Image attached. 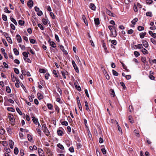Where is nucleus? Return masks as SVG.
I'll return each mask as SVG.
<instances>
[{
	"mask_svg": "<svg viewBox=\"0 0 156 156\" xmlns=\"http://www.w3.org/2000/svg\"><path fill=\"white\" fill-rule=\"evenodd\" d=\"M10 20H11L15 24V25H17V23L16 20L13 18L12 16L10 17Z\"/></svg>",
	"mask_w": 156,
	"mask_h": 156,
	"instance_id": "obj_11",
	"label": "nucleus"
},
{
	"mask_svg": "<svg viewBox=\"0 0 156 156\" xmlns=\"http://www.w3.org/2000/svg\"><path fill=\"white\" fill-rule=\"evenodd\" d=\"M151 41L154 44H156V40H155L154 39L152 38H151Z\"/></svg>",
	"mask_w": 156,
	"mask_h": 156,
	"instance_id": "obj_50",
	"label": "nucleus"
},
{
	"mask_svg": "<svg viewBox=\"0 0 156 156\" xmlns=\"http://www.w3.org/2000/svg\"><path fill=\"white\" fill-rule=\"evenodd\" d=\"M129 120L130 121V122L131 123H133V118L131 116H129Z\"/></svg>",
	"mask_w": 156,
	"mask_h": 156,
	"instance_id": "obj_37",
	"label": "nucleus"
},
{
	"mask_svg": "<svg viewBox=\"0 0 156 156\" xmlns=\"http://www.w3.org/2000/svg\"><path fill=\"white\" fill-rule=\"evenodd\" d=\"M9 144L10 147L11 149H13V145L14 144V142L11 140H9Z\"/></svg>",
	"mask_w": 156,
	"mask_h": 156,
	"instance_id": "obj_7",
	"label": "nucleus"
},
{
	"mask_svg": "<svg viewBox=\"0 0 156 156\" xmlns=\"http://www.w3.org/2000/svg\"><path fill=\"white\" fill-rule=\"evenodd\" d=\"M146 15L147 16H149L150 17H151L152 16V13L151 12H147L146 13Z\"/></svg>",
	"mask_w": 156,
	"mask_h": 156,
	"instance_id": "obj_55",
	"label": "nucleus"
},
{
	"mask_svg": "<svg viewBox=\"0 0 156 156\" xmlns=\"http://www.w3.org/2000/svg\"><path fill=\"white\" fill-rule=\"evenodd\" d=\"M19 152V150L18 148L16 147H15L14 149V153L16 154H17Z\"/></svg>",
	"mask_w": 156,
	"mask_h": 156,
	"instance_id": "obj_32",
	"label": "nucleus"
},
{
	"mask_svg": "<svg viewBox=\"0 0 156 156\" xmlns=\"http://www.w3.org/2000/svg\"><path fill=\"white\" fill-rule=\"evenodd\" d=\"M112 27H114V26H108V28L110 30L111 33H112L111 35L113 37H115L117 35V32L116 31V30H115L114 31L115 32V33L114 34L113 31V29H112Z\"/></svg>",
	"mask_w": 156,
	"mask_h": 156,
	"instance_id": "obj_1",
	"label": "nucleus"
},
{
	"mask_svg": "<svg viewBox=\"0 0 156 156\" xmlns=\"http://www.w3.org/2000/svg\"><path fill=\"white\" fill-rule=\"evenodd\" d=\"M106 13L107 14L109 15L110 16H113V13H112V12L109 10L108 9H106Z\"/></svg>",
	"mask_w": 156,
	"mask_h": 156,
	"instance_id": "obj_15",
	"label": "nucleus"
},
{
	"mask_svg": "<svg viewBox=\"0 0 156 156\" xmlns=\"http://www.w3.org/2000/svg\"><path fill=\"white\" fill-rule=\"evenodd\" d=\"M134 133L135 134V135L138 137H140V134L139 131L136 130L135 129L134 131Z\"/></svg>",
	"mask_w": 156,
	"mask_h": 156,
	"instance_id": "obj_14",
	"label": "nucleus"
},
{
	"mask_svg": "<svg viewBox=\"0 0 156 156\" xmlns=\"http://www.w3.org/2000/svg\"><path fill=\"white\" fill-rule=\"evenodd\" d=\"M57 146L59 148L62 150H63L64 149V147L62 145H61L60 144H57Z\"/></svg>",
	"mask_w": 156,
	"mask_h": 156,
	"instance_id": "obj_34",
	"label": "nucleus"
},
{
	"mask_svg": "<svg viewBox=\"0 0 156 156\" xmlns=\"http://www.w3.org/2000/svg\"><path fill=\"white\" fill-rule=\"evenodd\" d=\"M29 54V52H27L25 51L23 52L22 53L23 55L25 58H27L28 57Z\"/></svg>",
	"mask_w": 156,
	"mask_h": 156,
	"instance_id": "obj_20",
	"label": "nucleus"
},
{
	"mask_svg": "<svg viewBox=\"0 0 156 156\" xmlns=\"http://www.w3.org/2000/svg\"><path fill=\"white\" fill-rule=\"evenodd\" d=\"M90 8L92 10H94L96 9V7L92 3H90Z\"/></svg>",
	"mask_w": 156,
	"mask_h": 156,
	"instance_id": "obj_10",
	"label": "nucleus"
},
{
	"mask_svg": "<svg viewBox=\"0 0 156 156\" xmlns=\"http://www.w3.org/2000/svg\"><path fill=\"white\" fill-rule=\"evenodd\" d=\"M112 73L113 75L114 76H117L118 75V73L114 70H112Z\"/></svg>",
	"mask_w": 156,
	"mask_h": 156,
	"instance_id": "obj_39",
	"label": "nucleus"
},
{
	"mask_svg": "<svg viewBox=\"0 0 156 156\" xmlns=\"http://www.w3.org/2000/svg\"><path fill=\"white\" fill-rule=\"evenodd\" d=\"M55 39L58 42H59V39L58 37V35H57L56 34H55Z\"/></svg>",
	"mask_w": 156,
	"mask_h": 156,
	"instance_id": "obj_63",
	"label": "nucleus"
},
{
	"mask_svg": "<svg viewBox=\"0 0 156 156\" xmlns=\"http://www.w3.org/2000/svg\"><path fill=\"white\" fill-rule=\"evenodd\" d=\"M94 22L96 25H99L100 24V21L98 18L94 19Z\"/></svg>",
	"mask_w": 156,
	"mask_h": 156,
	"instance_id": "obj_18",
	"label": "nucleus"
},
{
	"mask_svg": "<svg viewBox=\"0 0 156 156\" xmlns=\"http://www.w3.org/2000/svg\"><path fill=\"white\" fill-rule=\"evenodd\" d=\"M4 11L5 12H6V13H9L11 12V11H9L8 9L6 8V7H5L4 9Z\"/></svg>",
	"mask_w": 156,
	"mask_h": 156,
	"instance_id": "obj_45",
	"label": "nucleus"
},
{
	"mask_svg": "<svg viewBox=\"0 0 156 156\" xmlns=\"http://www.w3.org/2000/svg\"><path fill=\"white\" fill-rule=\"evenodd\" d=\"M120 84L123 87V88L125 89L126 88V86L124 83L123 82H120Z\"/></svg>",
	"mask_w": 156,
	"mask_h": 156,
	"instance_id": "obj_64",
	"label": "nucleus"
},
{
	"mask_svg": "<svg viewBox=\"0 0 156 156\" xmlns=\"http://www.w3.org/2000/svg\"><path fill=\"white\" fill-rule=\"evenodd\" d=\"M133 30L132 29H130L128 31L127 33L129 34H132L133 32Z\"/></svg>",
	"mask_w": 156,
	"mask_h": 156,
	"instance_id": "obj_51",
	"label": "nucleus"
},
{
	"mask_svg": "<svg viewBox=\"0 0 156 156\" xmlns=\"http://www.w3.org/2000/svg\"><path fill=\"white\" fill-rule=\"evenodd\" d=\"M149 77L151 80H154L155 79V77L153 75L151 74L150 75Z\"/></svg>",
	"mask_w": 156,
	"mask_h": 156,
	"instance_id": "obj_59",
	"label": "nucleus"
},
{
	"mask_svg": "<svg viewBox=\"0 0 156 156\" xmlns=\"http://www.w3.org/2000/svg\"><path fill=\"white\" fill-rule=\"evenodd\" d=\"M142 43L143 45L146 48H147L148 46V42L145 40H143Z\"/></svg>",
	"mask_w": 156,
	"mask_h": 156,
	"instance_id": "obj_6",
	"label": "nucleus"
},
{
	"mask_svg": "<svg viewBox=\"0 0 156 156\" xmlns=\"http://www.w3.org/2000/svg\"><path fill=\"white\" fill-rule=\"evenodd\" d=\"M3 64L4 66L6 68H8L9 66L5 62H3Z\"/></svg>",
	"mask_w": 156,
	"mask_h": 156,
	"instance_id": "obj_60",
	"label": "nucleus"
},
{
	"mask_svg": "<svg viewBox=\"0 0 156 156\" xmlns=\"http://www.w3.org/2000/svg\"><path fill=\"white\" fill-rule=\"evenodd\" d=\"M6 91L8 93H9L11 92V89L9 87H8V86L6 87Z\"/></svg>",
	"mask_w": 156,
	"mask_h": 156,
	"instance_id": "obj_38",
	"label": "nucleus"
},
{
	"mask_svg": "<svg viewBox=\"0 0 156 156\" xmlns=\"http://www.w3.org/2000/svg\"><path fill=\"white\" fill-rule=\"evenodd\" d=\"M18 23L19 25L22 26L24 24V21H22L21 20H20L19 21Z\"/></svg>",
	"mask_w": 156,
	"mask_h": 156,
	"instance_id": "obj_35",
	"label": "nucleus"
},
{
	"mask_svg": "<svg viewBox=\"0 0 156 156\" xmlns=\"http://www.w3.org/2000/svg\"><path fill=\"white\" fill-rule=\"evenodd\" d=\"M117 126H118V129L119 131V132H121V134H122V129L118 125Z\"/></svg>",
	"mask_w": 156,
	"mask_h": 156,
	"instance_id": "obj_61",
	"label": "nucleus"
},
{
	"mask_svg": "<svg viewBox=\"0 0 156 156\" xmlns=\"http://www.w3.org/2000/svg\"><path fill=\"white\" fill-rule=\"evenodd\" d=\"M137 29L139 31H141L142 30H144V28L143 27L141 26H139L137 27Z\"/></svg>",
	"mask_w": 156,
	"mask_h": 156,
	"instance_id": "obj_31",
	"label": "nucleus"
},
{
	"mask_svg": "<svg viewBox=\"0 0 156 156\" xmlns=\"http://www.w3.org/2000/svg\"><path fill=\"white\" fill-rule=\"evenodd\" d=\"M69 150L71 152H74V148L73 147H70L69 148Z\"/></svg>",
	"mask_w": 156,
	"mask_h": 156,
	"instance_id": "obj_62",
	"label": "nucleus"
},
{
	"mask_svg": "<svg viewBox=\"0 0 156 156\" xmlns=\"http://www.w3.org/2000/svg\"><path fill=\"white\" fill-rule=\"evenodd\" d=\"M8 118L10 119V120L11 122H14V120L13 118V115H8Z\"/></svg>",
	"mask_w": 156,
	"mask_h": 156,
	"instance_id": "obj_16",
	"label": "nucleus"
},
{
	"mask_svg": "<svg viewBox=\"0 0 156 156\" xmlns=\"http://www.w3.org/2000/svg\"><path fill=\"white\" fill-rule=\"evenodd\" d=\"M61 73L62 76H63V77L64 79L66 78V75H68V73L67 71L66 70H64V71H62Z\"/></svg>",
	"mask_w": 156,
	"mask_h": 156,
	"instance_id": "obj_4",
	"label": "nucleus"
},
{
	"mask_svg": "<svg viewBox=\"0 0 156 156\" xmlns=\"http://www.w3.org/2000/svg\"><path fill=\"white\" fill-rule=\"evenodd\" d=\"M137 7L136 4H134L133 6V9L135 12H137L138 9H137Z\"/></svg>",
	"mask_w": 156,
	"mask_h": 156,
	"instance_id": "obj_47",
	"label": "nucleus"
},
{
	"mask_svg": "<svg viewBox=\"0 0 156 156\" xmlns=\"http://www.w3.org/2000/svg\"><path fill=\"white\" fill-rule=\"evenodd\" d=\"M16 111L20 115H22V113L20 109L18 108H17L16 109Z\"/></svg>",
	"mask_w": 156,
	"mask_h": 156,
	"instance_id": "obj_46",
	"label": "nucleus"
},
{
	"mask_svg": "<svg viewBox=\"0 0 156 156\" xmlns=\"http://www.w3.org/2000/svg\"><path fill=\"white\" fill-rule=\"evenodd\" d=\"M7 39L8 42L10 44H12V41L11 38L9 37H6Z\"/></svg>",
	"mask_w": 156,
	"mask_h": 156,
	"instance_id": "obj_29",
	"label": "nucleus"
},
{
	"mask_svg": "<svg viewBox=\"0 0 156 156\" xmlns=\"http://www.w3.org/2000/svg\"><path fill=\"white\" fill-rule=\"evenodd\" d=\"M109 41H111V43L112 44L115 45L117 44V41L115 40H114L111 41V40H110Z\"/></svg>",
	"mask_w": 156,
	"mask_h": 156,
	"instance_id": "obj_28",
	"label": "nucleus"
},
{
	"mask_svg": "<svg viewBox=\"0 0 156 156\" xmlns=\"http://www.w3.org/2000/svg\"><path fill=\"white\" fill-rule=\"evenodd\" d=\"M13 51L16 55H19V51L16 48L13 49Z\"/></svg>",
	"mask_w": 156,
	"mask_h": 156,
	"instance_id": "obj_23",
	"label": "nucleus"
},
{
	"mask_svg": "<svg viewBox=\"0 0 156 156\" xmlns=\"http://www.w3.org/2000/svg\"><path fill=\"white\" fill-rule=\"evenodd\" d=\"M134 54L136 57H138L140 55L139 53L136 51L134 52Z\"/></svg>",
	"mask_w": 156,
	"mask_h": 156,
	"instance_id": "obj_36",
	"label": "nucleus"
},
{
	"mask_svg": "<svg viewBox=\"0 0 156 156\" xmlns=\"http://www.w3.org/2000/svg\"><path fill=\"white\" fill-rule=\"evenodd\" d=\"M50 45L53 48H55L56 46V44L54 42L52 41H50V40L48 41Z\"/></svg>",
	"mask_w": 156,
	"mask_h": 156,
	"instance_id": "obj_8",
	"label": "nucleus"
},
{
	"mask_svg": "<svg viewBox=\"0 0 156 156\" xmlns=\"http://www.w3.org/2000/svg\"><path fill=\"white\" fill-rule=\"evenodd\" d=\"M38 98L39 99H41L43 98V96L40 93H38L37 94Z\"/></svg>",
	"mask_w": 156,
	"mask_h": 156,
	"instance_id": "obj_21",
	"label": "nucleus"
},
{
	"mask_svg": "<svg viewBox=\"0 0 156 156\" xmlns=\"http://www.w3.org/2000/svg\"><path fill=\"white\" fill-rule=\"evenodd\" d=\"M146 32H144V33H141L140 34V37L141 38H143L146 35Z\"/></svg>",
	"mask_w": 156,
	"mask_h": 156,
	"instance_id": "obj_22",
	"label": "nucleus"
},
{
	"mask_svg": "<svg viewBox=\"0 0 156 156\" xmlns=\"http://www.w3.org/2000/svg\"><path fill=\"white\" fill-rule=\"evenodd\" d=\"M17 40L18 42H21L22 41V39L20 36L19 35L17 34L16 36Z\"/></svg>",
	"mask_w": 156,
	"mask_h": 156,
	"instance_id": "obj_13",
	"label": "nucleus"
},
{
	"mask_svg": "<svg viewBox=\"0 0 156 156\" xmlns=\"http://www.w3.org/2000/svg\"><path fill=\"white\" fill-rule=\"evenodd\" d=\"M27 137L29 141H31L32 139V137L31 135L29 134L27 135Z\"/></svg>",
	"mask_w": 156,
	"mask_h": 156,
	"instance_id": "obj_43",
	"label": "nucleus"
},
{
	"mask_svg": "<svg viewBox=\"0 0 156 156\" xmlns=\"http://www.w3.org/2000/svg\"><path fill=\"white\" fill-rule=\"evenodd\" d=\"M58 134L59 136H62V131L60 130L57 131Z\"/></svg>",
	"mask_w": 156,
	"mask_h": 156,
	"instance_id": "obj_48",
	"label": "nucleus"
},
{
	"mask_svg": "<svg viewBox=\"0 0 156 156\" xmlns=\"http://www.w3.org/2000/svg\"><path fill=\"white\" fill-rule=\"evenodd\" d=\"M50 15L51 16L52 18L53 19H55V16L54 14V13L52 12H51L50 13Z\"/></svg>",
	"mask_w": 156,
	"mask_h": 156,
	"instance_id": "obj_57",
	"label": "nucleus"
},
{
	"mask_svg": "<svg viewBox=\"0 0 156 156\" xmlns=\"http://www.w3.org/2000/svg\"><path fill=\"white\" fill-rule=\"evenodd\" d=\"M19 83H20V81H19V80H16V82L15 83V86L16 87L18 88L20 87Z\"/></svg>",
	"mask_w": 156,
	"mask_h": 156,
	"instance_id": "obj_30",
	"label": "nucleus"
},
{
	"mask_svg": "<svg viewBox=\"0 0 156 156\" xmlns=\"http://www.w3.org/2000/svg\"><path fill=\"white\" fill-rule=\"evenodd\" d=\"M85 106L86 107V108L87 111L88 112H90V110L89 109L88 106V103L87 101H85Z\"/></svg>",
	"mask_w": 156,
	"mask_h": 156,
	"instance_id": "obj_19",
	"label": "nucleus"
},
{
	"mask_svg": "<svg viewBox=\"0 0 156 156\" xmlns=\"http://www.w3.org/2000/svg\"><path fill=\"white\" fill-rule=\"evenodd\" d=\"M142 61L144 64L146 62V58L145 57H142L141 58Z\"/></svg>",
	"mask_w": 156,
	"mask_h": 156,
	"instance_id": "obj_49",
	"label": "nucleus"
},
{
	"mask_svg": "<svg viewBox=\"0 0 156 156\" xmlns=\"http://www.w3.org/2000/svg\"><path fill=\"white\" fill-rule=\"evenodd\" d=\"M39 71L40 73H44L46 72V71L44 69H40Z\"/></svg>",
	"mask_w": 156,
	"mask_h": 156,
	"instance_id": "obj_54",
	"label": "nucleus"
},
{
	"mask_svg": "<svg viewBox=\"0 0 156 156\" xmlns=\"http://www.w3.org/2000/svg\"><path fill=\"white\" fill-rule=\"evenodd\" d=\"M14 72L17 74H18L19 73V71L18 69L16 68H14Z\"/></svg>",
	"mask_w": 156,
	"mask_h": 156,
	"instance_id": "obj_41",
	"label": "nucleus"
},
{
	"mask_svg": "<svg viewBox=\"0 0 156 156\" xmlns=\"http://www.w3.org/2000/svg\"><path fill=\"white\" fill-rule=\"evenodd\" d=\"M103 147H104L103 146H101V147H102L101 149V151L103 154H105L106 153V151L105 148H103Z\"/></svg>",
	"mask_w": 156,
	"mask_h": 156,
	"instance_id": "obj_27",
	"label": "nucleus"
},
{
	"mask_svg": "<svg viewBox=\"0 0 156 156\" xmlns=\"http://www.w3.org/2000/svg\"><path fill=\"white\" fill-rule=\"evenodd\" d=\"M32 119L34 123L35 124H37V123L38 122L37 119L34 116H32Z\"/></svg>",
	"mask_w": 156,
	"mask_h": 156,
	"instance_id": "obj_9",
	"label": "nucleus"
},
{
	"mask_svg": "<svg viewBox=\"0 0 156 156\" xmlns=\"http://www.w3.org/2000/svg\"><path fill=\"white\" fill-rule=\"evenodd\" d=\"M48 20H47L44 19H43L42 20V22L43 23L44 25L47 24L48 23Z\"/></svg>",
	"mask_w": 156,
	"mask_h": 156,
	"instance_id": "obj_33",
	"label": "nucleus"
},
{
	"mask_svg": "<svg viewBox=\"0 0 156 156\" xmlns=\"http://www.w3.org/2000/svg\"><path fill=\"white\" fill-rule=\"evenodd\" d=\"M34 3L33 1H29L27 3V5L28 7L30 8H31L33 6Z\"/></svg>",
	"mask_w": 156,
	"mask_h": 156,
	"instance_id": "obj_3",
	"label": "nucleus"
},
{
	"mask_svg": "<svg viewBox=\"0 0 156 156\" xmlns=\"http://www.w3.org/2000/svg\"><path fill=\"white\" fill-rule=\"evenodd\" d=\"M141 51L143 54L145 55L147 54L148 53V51L145 48H143Z\"/></svg>",
	"mask_w": 156,
	"mask_h": 156,
	"instance_id": "obj_26",
	"label": "nucleus"
},
{
	"mask_svg": "<svg viewBox=\"0 0 156 156\" xmlns=\"http://www.w3.org/2000/svg\"><path fill=\"white\" fill-rule=\"evenodd\" d=\"M38 26L41 30H44V27L42 25H41V24H38Z\"/></svg>",
	"mask_w": 156,
	"mask_h": 156,
	"instance_id": "obj_58",
	"label": "nucleus"
},
{
	"mask_svg": "<svg viewBox=\"0 0 156 156\" xmlns=\"http://www.w3.org/2000/svg\"><path fill=\"white\" fill-rule=\"evenodd\" d=\"M47 106L49 109H52L53 108L52 105L50 104H48Z\"/></svg>",
	"mask_w": 156,
	"mask_h": 156,
	"instance_id": "obj_42",
	"label": "nucleus"
},
{
	"mask_svg": "<svg viewBox=\"0 0 156 156\" xmlns=\"http://www.w3.org/2000/svg\"><path fill=\"white\" fill-rule=\"evenodd\" d=\"M44 132V133L47 136H48V133H49V131L47 128H46V129H44L43 130Z\"/></svg>",
	"mask_w": 156,
	"mask_h": 156,
	"instance_id": "obj_24",
	"label": "nucleus"
},
{
	"mask_svg": "<svg viewBox=\"0 0 156 156\" xmlns=\"http://www.w3.org/2000/svg\"><path fill=\"white\" fill-rule=\"evenodd\" d=\"M5 132V130L3 129H0V134L3 135L4 134Z\"/></svg>",
	"mask_w": 156,
	"mask_h": 156,
	"instance_id": "obj_52",
	"label": "nucleus"
},
{
	"mask_svg": "<svg viewBox=\"0 0 156 156\" xmlns=\"http://www.w3.org/2000/svg\"><path fill=\"white\" fill-rule=\"evenodd\" d=\"M24 60L26 62H27L29 63H31V61L29 59V58H24Z\"/></svg>",
	"mask_w": 156,
	"mask_h": 156,
	"instance_id": "obj_44",
	"label": "nucleus"
},
{
	"mask_svg": "<svg viewBox=\"0 0 156 156\" xmlns=\"http://www.w3.org/2000/svg\"><path fill=\"white\" fill-rule=\"evenodd\" d=\"M149 34L151 35L152 37L154 38H155L156 37V33H153L151 31H149Z\"/></svg>",
	"mask_w": 156,
	"mask_h": 156,
	"instance_id": "obj_12",
	"label": "nucleus"
},
{
	"mask_svg": "<svg viewBox=\"0 0 156 156\" xmlns=\"http://www.w3.org/2000/svg\"><path fill=\"white\" fill-rule=\"evenodd\" d=\"M134 47L136 48L141 49L143 48L142 44H139L137 45H135Z\"/></svg>",
	"mask_w": 156,
	"mask_h": 156,
	"instance_id": "obj_17",
	"label": "nucleus"
},
{
	"mask_svg": "<svg viewBox=\"0 0 156 156\" xmlns=\"http://www.w3.org/2000/svg\"><path fill=\"white\" fill-rule=\"evenodd\" d=\"M2 18L3 20L4 21H5L7 20V16L3 14L2 15Z\"/></svg>",
	"mask_w": 156,
	"mask_h": 156,
	"instance_id": "obj_40",
	"label": "nucleus"
},
{
	"mask_svg": "<svg viewBox=\"0 0 156 156\" xmlns=\"http://www.w3.org/2000/svg\"><path fill=\"white\" fill-rule=\"evenodd\" d=\"M38 152L40 156H44L43 151L41 148H38Z\"/></svg>",
	"mask_w": 156,
	"mask_h": 156,
	"instance_id": "obj_5",
	"label": "nucleus"
},
{
	"mask_svg": "<svg viewBox=\"0 0 156 156\" xmlns=\"http://www.w3.org/2000/svg\"><path fill=\"white\" fill-rule=\"evenodd\" d=\"M138 21V19L137 18H135L132 21V23L133 25H135L136 22Z\"/></svg>",
	"mask_w": 156,
	"mask_h": 156,
	"instance_id": "obj_25",
	"label": "nucleus"
},
{
	"mask_svg": "<svg viewBox=\"0 0 156 156\" xmlns=\"http://www.w3.org/2000/svg\"><path fill=\"white\" fill-rule=\"evenodd\" d=\"M37 14L39 16H41L43 14V12L41 11H39L37 12Z\"/></svg>",
	"mask_w": 156,
	"mask_h": 156,
	"instance_id": "obj_53",
	"label": "nucleus"
},
{
	"mask_svg": "<svg viewBox=\"0 0 156 156\" xmlns=\"http://www.w3.org/2000/svg\"><path fill=\"white\" fill-rule=\"evenodd\" d=\"M61 124L63 125L67 126L68 123L66 121H63L61 122Z\"/></svg>",
	"mask_w": 156,
	"mask_h": 156,
	"instance_id": "obj_56",
	"label": "nucleus"
},
{
	"mask_svg": "<svg viewBox=\"0 0 156 156\" xmlns=\"http://www.w3.org/2000/svg\"><path fill=\"white\" fill-rule=\"evenodd\" d=\"M22 74L24 75H27L28 76H30L31 75L29 72H26L25 70H21Z\"/></svg>",
	"mask_w": 156,
	"mask_h": 156,
	"instance_id": "obj_2",
	"label": "nucleus"
}]
</instances>
